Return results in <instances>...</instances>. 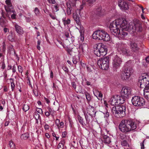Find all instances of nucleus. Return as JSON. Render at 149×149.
<instances>
[{
	"mask_svg": "<svg viewBox=\"0 0 149 149\" xmlns=\"http://www.w3.org/2000/svg\"><path fill=\"white\" fill-rule=\"evenodd\" d=\"M79 31L80 33V39L82 41H83L84 40V33L85 31L83 26H80Z\"/></svg>",
	"mask_w": 149,
	"mask_h": 149,
	"instance_id": "393cba45",
	"label": "nucleus"
},
{
	"mask_svg": "<svg viewBox=\"0 0 149 149\" xmlns=\"http://www.w3.org/2000/svg\"><path fill=\"white\" fill-rule=\"evenodd\" d=\"M87 113L91 117L95 118L97 111H95V108L92 106L89 105L87 109Z\"/></svg>",
	"mask_w": 149,
	"mask_h": 149,
	"instance_id": "dca6fc26",
	"label": "nucleus"
},
{
	"mask_svg": "<svg viewBox=\"0 0 149 149\" xmlns=\"http://www.w3.org/2000/svg\"><path fill=\"white\" fill-rule=\"evenodd\" d=\"M65 50L67 51V53L70 55H72L73 48H70L68 47H67L65 48Z\"/></svg>",
	"mask_w": 149,
	"mask_h": 149,
	"instance_id": "72a5a7b5",
	"label": "nucleus"
},
{
	"mask_svg": "<svg viewBox=\"0 0 149 149\" xmlns=\"http://www.w3.org/2000/svg\"><path fill=\"white\" fill-rule=\"evenodd\" d=\"M104 115V117L105 118H107L109 116V112H108V111L106 109V111L103 112Z\"/></svg>",
	"mask_w": 149,
	"mask_h": 149,
	"instance_id": "a19ab883",
	"label": "nucleus"
},
{
	"mask_svg": "<svg viewBox=\"0 0 149 149\" xmlns=\"http://www.w3.org/2000/svg\"><path fill=\"white\" fill-rule=\"evenodd\" d=\"M116 98L117 99L118 103L119 104H122L124 103L126 99H127L126 98L124 97H122L121 95H116Z\"/></svg>",
	"mask_w": 149,
	"mask_h": 149,
	"instance_id": "412c9836",
	"label": "nucleus"
},
{
	"mask_svg": "<svg viewBox=\"0 0 149 149\" xmlns=\"http://www.w3.org/2000/svg\"><path fill=\"white\" fill-rule=\"evenodd\" d=\"M62 69L65 72L68 73V69L67 67L63 66L62 67Z\"/></svg>",
	"mask_w": 149,
	"mask_h": 149,
	"instance_id": "13d9d810",
	"label": "nucleus"
},
{
	"mask_svg": "<svg viewBox=\"0 0 149 149\" xmlns=\"http://www.w3.org/2000/svg\"><path fill=\"white\" fill-rule=\"evenodd\" d=\"M10 82L11 83V87L12 89V91H13L15 88V85L14 82V79L13 78L10 79Z\"/></svg>",
	"mask_w": 149,
	"mask_h": 149,
	"instance_id": "2f4dec72",
	"label": "nucleus"
},
{
	"mask_svg": "<svg viewBox=\"0 0 149 149\" xmlns=\"http://www.w3.org/2000/svg\"><path fill=\"white\" fill-rule=\"evenodd\" d=\"M136 123L131 120H123L120 123L118 128L122 132L127 133L136 129Z\"/></svg>",
	"mask_w": 149,
	"mask_h": 149,
	"instance_id": "f03ea898",
	"label": "nucleus"
},
{
	"mask_svg": "<svg viewBox=\"0 0 149 149\" xmlns=\"http://www.w3.org/2000/svg\"><path fill=\"white\" fill-rule=\"evenodd\" d=\"M55 4V5L53 6V8L55 9V10L54 9V10L56 12L58 11L59 10V5L58 3H56Z\"/></svg>",
	"mask_w": 149,
	"mask_h": 149,
	"instance_id": "e433bc0d",
	"label": "nucleus"
},
{
	"mask_svg": "<svg viewBox=\"0 0 149 149\" xmlns=\"http://www.w3.org/2000/svg\"><path fill=\"white\" fill-rule=\"evenodd\" d=\"M83 112L86 120V124H89L91 121L90 117L88 115L86 111H84Z\"/></svg>",
	"mask_w": 149,
	"mask_h": 149,
	"instance_id": "a878e982",
	"label": "nucleus"
},
{
	"mask_svg": "<svg viewBox=\"0 0 149 149\" xmlns=\"http://www.w3.org/2000/svg\"><path fill=\"white\" fill-rule=\"evenodd\" d=\"M118 6L122 10H127L129 8L127 2L123 0H119V1Z\"/></svg>",
	"mask_w": 149,
	"mask_h": 149,
	"instance_id": "f3484780",
	"label": "nucleus"
},
{
	"mask_svg": "<svg viewBox=\"0 0 149 149\" xmlns=\"http://www.w3.org/2000/svg\"><path fill=\"white\" fill-rule=\"evenodd\" d=\"M116 97V95L114 96L111 98L110 100L111 104L112 105H116L118 104V101Z\"/></svg>",
	"mask_w": 149,
	"mask_h": 149,
	"instance_id": "b1692460",
	"label": "nucleus"
},
{
	"mask_svg": "<svg viewBox=\"0 0 149 149\" xmlns=\"http://www.w3.org/2000/svg\"><path fill=\"white\" fill-rule=\"evenodd\" d=\"M62 21L65 26L69 24L70 23V20L69 19H67V20H65V18H63L62 19Z\"/></svg>",
	"mask_w": 149,
	"mask_h": 149,
	"instance_id": "473e14b6",
	"label": "nucleus"
},
{
	"mask_svg": "<svg viewBox=\"0 0 149 149\" xmlns=\"http://www.w3.org/2000/svg\"><path fill=\"white\" fill-rule=\"evenodd\" d=\"M34 12L35 14L37 16H38L39 14V11L38 8L36 7L34 9Z\"/></svg>",
	"mask_w": 149,
	"mask_h": 149,
	"instance_id": "c03bdc74",
	"label": "nucleus"
},
{
	"mask_svg": "<svg viewBox=\"0 0 149 149\" xmlns=\"http://www.w3.org/2000/svg\"><path fill=\"white\" fill-rule=\"evenodd\" d=\"M22 109L24 111L26 112L29 109V107L27 104H24L23 106Z\"/></svg>",
	"mask_w": 149,
	"mask_h": 149,
	"instance_id": "58836bf2",
	"label": "nucleus"
},
{
	"mask_svg": "<svg viewBox=\"0 0 149 149\" xmlns=\"http://www.w3.org/2000/svg\"><path fill=\"white\" fill-rule=\"evenodd\" d=\"M40 40H38L37 41V48L39 50H40Z\"/></svg>",
	"mask_w": 149,
	"mask_h": 149,
	"instance_id": "8fccbe9b",
	"label": "nucleus"
},
{
	"mask_svg": "<svg viewBox=\"0 0 149 149\" xmlns=\"http://www.w3.org/2000/svg\"><path fill=\"white\" fill-rule=\"evenodd\" d=\"M93 93L94 95L96 96L99 100H100L102 99V94L100 91H97V90H95V91L93 92Z\"/></svg>",
	"mask_w": 149,
	"mask_h": 149,
	"instance_id": "bb28decb",
	"label": "nucleus"
},
{
	"mask_svg": "<svg viewBox=\"0 0 149 149\" xmlns=\"http://www.w3.org/2000/svg\"><path fill=\"white\" fill-rule=\"evenodd\" d=\"M60 120L58 119H56L55 121V124L56 125L58 126L60 123Z\"/></svg>",
	"mask_w": 149,
	"mask_h": 149,
	"instance_id": "e2e57ef3",
	"label": "nucleus"
},
{
	"mask_svg": "<svg viewBox=\"0 0 149 149\" xmlns=\"http://www.w3.org/2000/svg\"><path fill=\"white\" fill-rule=\"evenodd\" d=\"M48 110V112L52 116H53L54 113V111L49 107H47Z\"/></svg>",
	"mask_w": 149,
	"mask_h": 149,
	"instance_id": "4c0bfd02",
	"label": "nucleus"
},
{
	"mask_svg": "<svg viewBox=\"0 0 149 149\" xmlns=\"http://www.w3.org/2000/svg\"><path fill=\"white\" fill-rule=\"evenodd\" d=\"M67 8L66 13L68 15H70L71 14L72 8L76 6V1H69L66 3Z\"/></svg>",
	"mask_w": 149,
	"mask_h": 149,
	"instance_id": "4468645a",
	"label": "nucleus"
},
{
	"mask_svg": "<svg viewBox=\"0 0 149 149\" xmlns=\"http://www.w3.org/2000/svg\"><path fill=\"white\" fill-rule=\"evenodd\" d=\"M1 17L3 19H4L6 21H7V19H10V18L8 13L6 14L4 12H2Z\"/></svg>",
	"mask_w": 149,
	"mask_h": 149,
	"instance_id": "7c9ffc66",
	"label": "nucleus"
},
{
	"mask_svg": "<svg viewBox=\"0 0 149 149\" xmlns=\"http://www.w3.org/2000/svg\"><path fill=\"white\" fill-rule=\"evenodd\" d=\"M132 103L135 106L141 107L145 104V100L142 97L137 96L132 97L131 100Z\"/></svg>",
	"mask_w": 149,
	"mask_h": 149,
	"instance_id": "1a4fd4ad",
	"label": "nucleus"
},
{
	"mask_svg": "<svg viewBox=\"0 0 149 149\" xmlns=\"http://www.w3.org/2000/svg\"><path fill=\"white\" fill-rule=\"evenodd\" d=\"M126 20L125 19H118L111 22L109 26L110 31L113 35L117 36L121 29H127L125 26Z\"/></svg>",
	"mask_w": 149,
	"mask_h": 149,
	"instance_id": "f257e3e1",
	"label": "nucleus"
},
{
	"mask_svg": "<svg viewBox=\"0 0 149 149\" xmlns=\"http://www.w3.org/2000/svg\"><path fill=\"white\" fill-rule=\"evenodd\" d=\"M7 5V7H5V9L7 12H10L11 9L13 8V6L11 2V0H6L5 1Z\"/></svg>",
	"mask_w": 149,
	"mask_h": 149,
	"instance_id": "aec40b11",
	"label": "nucleus"
},
{
	"mask_svg": "<svg viewBox=\"0 0 149 149\" xmlns=\"http://www.w3.org/2000/svg\"><path fill=\"white\" fill-rule=\"evenodd\" d=\"M16 15L15 14H13L11 15V18L13 19H14L16 18Z\"/></svg>",
	"mask_w": 149,
	"mask_h": 149,
	"instance_id": "338daca9",
	"label": "nucleus"
},
{
	"mask_svg": "<svg viewBox=\"0 0 149 149\" xmlns=\"http://www.w3.org/2000/svg\"><path fill=\"white\" fill-rule=\"evenodd\" d=\"M125 26L127 27L126 30L129 32L132 31V32H141L142 28L141 22L137 19L134 20L133 23H129L127 21Z\"/></svg>",
	"mask_w": 149,
	"mask_h": 149,
	"instance_id": "7ed1b4c3",
	"label": "nucleus"
},
{
	"mask_svg": "<svg viewBox=\"0 0 149 149\" xmlns=\"http://www.w3.org/2000/svg\"><path fill=\"white\" fill-rule=\"evenodd\" d=\"M96 0H86V1L89 5H90L96 1Z\"/></svg>",
	"mask_w": 149,
	"mask_h": 149,
	"instance_id": "37998d69",
	"label": "nucleus"
},
{
	"mask_svg": "<svg viewBox=\"0 0 149 149\" xmlns=\"http://www.w3.org/2000/svg\"><path fill=\"white\" fill-rule=\"evenodd\" d=\"M44 128L46 130H48L49 129V126L47 124H46L44 126Z\"/></svg>",
	"mask_w": 149,
	"mask_h": 149,
	"instance_id": "69168bd1",
	"label": "nucleus"
},
{
	"mask_svg": "<svg viewBox=\"0 0 149 149\" xmlns=\"http://www.w3.org/2000/svg\"><path fill=\"white\" fill-rule=\"evenodd\" d=\"M93 39L103 40L104 41H108L110 40L109 35L105 31L98 30L95 31L93 34Z\"/></svg>",
	"mask_w": 149,
	"mask_h": 149,
	"instance_id": "39448f33",
	"label": "nucleus"
},
{
	"mask_svg": "<svg viewBox=\"0 0 149 149\" xmlns=\"http://www.w3.org/2000/svg\"><path fill=\"white\" fill-rule=\"evenodd\" d=\"M125 111L126 107L123 105L114 106L111 110L113 114L118 118L124 116L126 115Z\"/></svg>",
	"mask_w": 149,
	"mask_h": 149,
	"instance_id": "423d86ee",
	"label": "nucleus"
},
{
	"mask_svg": "<svg viewBox=\"0 0 149 149\" xmlns=\"http://www.w3.org/2000/svg\"><path fill=\"white\" fill-rule=\"evenodd\" d=\"M126 44L120 42L117 44L116 47L118 50L120 52V53L126 56H130L131 53L130 52H128V50L126 49Z\"/></svg>",
	"mask_w": 149,
	"mask_h": 149,
	"instance_id": "9b49d317",
	"label": "nucleus"
},
{
	"mask_svg": "<svg viewBox=\"0 0 149 149\" xmlns=\"http://www.w3.org/2000/svg\"><path fill=\"white\" fill-rule=\"evenodd\" d=\"M109 57L106 56L100 58L97 61V64L102 69L106 70L109 67Z\"/></svg>",
	"mask_w": 149,
	"mask_h": 149,
	"instance_id": "6e6552de",
	"label": "nucleus"
},
{
	"mask_svg": "<svg viewBox=\"0 0 149 149\" xmlns=\"http://www.w3.org/2000/svg\"><path fill=\"white\" fill-rule=\"evenodd\" d=\"M71 85L72 87L74 88V90H75L76 88V84L75 82H71Z\"/></svg>",
	"mask_w": 149,
	"mask_h": 149,
	"instance_id": "603ef678",
	"label": "nucleus"
},
{
	"mask_svg": "<svg viewBox=\"0 0 149 149\" xmlns=\"http://www.w3.org/2000/svg\"><path fill=\"white\" fill-rule=\"evenodd\" d=\"M77 119L79 123L82 126H85L86 125V123L84 122L83 118L81 117L79 115L77 116Z\"/></svg>",
	"mask_w": 149,
	"mask_h": 149,
	"instance_id": "c85d7f7f",
	"label": "nucleus"
},
{
	"mask_svg": "<svg viewBox=\"0 0 149 149\" xmlns=\"http://www.w3.org/2000/svg\"><path fill=\"white\" fill-rule=\"evenodd\" d=\"M18 69L19 72L22 73L23 71V70L22 67L20 65L18 66Z\"/></svg>",
	"mask_w": 149,
	"mask_h": 149,
	"instance_id": "09e8293b",
	"label": "nucleus"
},
{
	"mask_svg": "<svg viewBox=\"0 0 149 149\" xmlns=\"http://www.w3.org/2000/svg\"><path fill=\"white\" fill-rule=\"evenodd\" d=\"M13 46H12V45L10 46L9 47V50L10 52H11V51L13 52L14 54H15V52L14 50V49L13 48Z\"/></svg>",
	"mask_w": 149,
	"mask_h": 149,
	"instance_id": "49530a36",
	"label": "nucleus"
},
{
	"mask_svg": "<svg viewBox=\"0 0 149 149\" xmlns=\"http://www.w3.org/2000/svg\"><path fill=\"white\" fill-rule=\"evenodd\" d=\"M143 94L145 98L149 101V88H144Z\"/></svg>",
	"mask_w": 149,
	"mask_h": 149,
	"instance_id": "5701e85b",
	"label": "nucleus"
},
{
	"mask_svg": "<svg viewBox=\"0 0 149 149\" xmlns=\"http://www.w3.org/2000/svg\"><path fill=\"white\" fill-rule=\"evenodd\" d=\"M49 16L50 17L53 19H56V15H53L51 13L49 14Z\"/></svg>",
	"mask_w": 149,
	"mask_h": 149,
	"instance_id": "4d7b16f0",
	"label": "nucleus"
},
{
	"mask_svg": "<svg viewBox=\"0 0 149 149\" xmlns=\"http://www.w3.org/2000/svg\"><path fill=\"white\" fill-rule=\"evenodd\" d=\"M33 93L36 96H38V91L36 90H33Z\"/></svg>",
	"mask_w": 149,
	"mask_h": 149,
	"instance_id": "680f3d73",
	"label": "nucleus"
},
{
	"mask_svg": "<svg viewBox=\"0 0 149 149\" xmlns=\"http://www.w3.org/2000/svg\"><path fill=\"white\" fill-rule=\"evenodd\" d=\"M2 17L0 18V25L2 27L7 26V22Z\"/></svg>",
	"mask_w": 149,
	"mask_h": 149,
	"instance_id": "c756f323",
	"label": "nucleus"
},
{
	"mask_svg": "<svg viewBox=\"0 0 149 149\" xmlns=\"http://www.w3.org/2000/svg\"><path fill=\"white\" fill-rule=\"evenodd\" d=\"M122 61L120 58L116 55L113 58L112 62L113 69L115 72H116L117 69L119 68L122 63Z\"/></svg>",
	"mask_w": 149,
	"mask_h": 149,
	"instance_id": "f8f14e48",
	"label": "nucleus"
},
{
	"mask_svg": "<svg viewBox=\"0 0 149 149\" xmlns=\"http://www.w3.org/2000/svg\"><path fill=\"white\" fill-rule=\"evenodd\" d=\"M36 111L39 113L42 114V111L41 109L37 108L36 109Z\"/></svg>",
	"mask_w": 149,
	"mask_h": 149,
	"instance_id": "6e6d98bb",
	"label": "nucleus"
},
{
	"mask_svg": "<svg viewBox=\"0 0 149 149\" xmlns=\"http://www.w3.org/2000/svg\"><path fill=\"white\" fill-rule=\"evenodd\" d=\"M93 48L94 53L97 56H104L107 53V47L102 43L95 44Z\"/></svg>",
	"mask_w": 149,
	"mask_h": 149,
	"instance_id": "20e7f679",
	"label": "nucleus"
},
{
	"mask_svg": "<svg viewBox=\"0 0 149 149\" xmlns=\"http://www.w3.org/2000/svg\"><path fill=\"white\" fill-rule=\"evenodd\" d=\"M47 1L50 4H55L56 3L55 0H47Z\"/></svg>",
	"mask_w": 149,
	"mask_h": 149,
	"instance_id": "de8ad7c7",
	"label": "nucleus"
},
{
	"mask_svg": "<svg viewBox=\"0 0 149 149\" xmlns=\"http://www.w3.org/2000/svg\"><path fill=\"white\" fill-rule=\"evenodd\" d=\"M72 62L74 64H76L78 62V59L75 56H74L73 58Z\"/></svg>",
	"mask_w": 149,
	"mask_h": 149,
	"instance_id": "a18cd8bd",
	"label": "nucleus"
},
{
	"mask_svg": "<svg viewBox=\"0 0 149 149\" xmlns=\"http://www.w3.org/2000/svg\"><path fill=\"white\" fill-rule=\"evenodd\" d=\"M120 95L122 97H124L127 99L130 97L132 95V90L128 87H123L122 88Z\"/></svg>",
	"mask_w": 149,
	"mask_h": 149,
	"instance_id": "ddd939ff",
	"label": "nucleus"
},
{
	"mask_svg": "<svg viewBox=\"0 0 149 149\" xmlns=\"http://www.w3.org/2000/svg\"><path fill=\"white\" fill-rule=\"evenodd\" d=\"M8 38L9 40L11 42H13L14 40L13 36L12 34L8 35Z\"/></svg>",
	"mask_w": 149,
	"mask_h": 149,
	"instance_id": "79ce46f5",
	"label": "nucleus"
},
{
	"mask_svg": "<svg viewBox=\"0 0 149 149\" xmlns=\"http://www.w3.org/2000/svg\"><path fill=\"white\" fill-rule=\"evenodd\" d=\"M121 145L123 146H124L127 148L129 146V144L128 143L127 141L126 140L123 141L121 143Z\"/></svg>",
	"mask_w": 149,
	"mask_h": 149,
	"instance_id": "c9c22d12",
	"label": "nucleus"
},
{
	"mask_svg": "<svg viewBox=\"0 0 149 149\" xmlns=\"http://www.w3.org/2000/svg\"><path fill=\"white\" fill-rule=\"evenodd\" d=\"M145 60L147 62H149V55L145 58Z\"/></svg>",
	"mask_w": 149,
	"mask_h": 149,
	"instance_id": "774afa93",
	"label": "nucleus"
},
{
	"mask_svg": "<svg viewBox=\"0 0 149 149\" xmlns=\"http://www.w3.org/2000/svg\"><path fill=\"white\" fill-rule=\"evenodd\" d=\"M65 143V141L64 139H62L60 142L59 143V144H61L63 146H64V145Z\"/></svg>",
	"mask_w": 149,
	"mask_h": 149,
	"instance_id": "052dcab7",
	"label": "nucleus"
},
{
	"mask_svg": "<svg viewBox=\"0 0 149 149\" xmlns=\"http://www.w3.org/2000/svg\"><path fill=\"white\" fill-rule=\"evenodd\" d=\"M9 145L10 146V147L12 149H13L14 147V144H13V143L12 142H10L9 143Z\"/></svg>",
	"mask_w": 149,
	"mask_h": 149,
	"instance_id": "5fc2aeb1",
	"label": "nucleus"
},
{
	"mask_svg": "<svg viewBox=\"0 0 149 149\" xmlns=\"http://www.w3.org/2000/svg\"><path fill=\"white\" fill-rule=\"evenodd\" d=\"M84 94L85 95L87 100L88 102L90 101L91 99V97L90 94L88 93L86 91L84 92Z\"/></svg>",
	"mask_w": 149,
	"mask_h": 149,
	"instance_id": "f704fd0d",
	"label": "nucleus"
},
{
	"mask_svg": "<svg viewBox=\"0 0 149 149\" xmlns=\"http://www.w3.org/2000/svg\"><path fill=\"white\" fill-rule=\"evenodd\" d=\"M29 136V135L27 134H24L22 135L21 136V138L24 139H27Z\"/></svg>",
	"mask_w": 149,
	"mask_h": 149,
	"instance_id": "ea45409f",
	"label": "nucleus"
},
{
	"mask_svg": "<svg viewBox=\"0 0 149 149\" xmlns=\"http://www.w3.org/2000/svg\"><path fill=\"white\" fill-rule=\"evenodd\" d=\"M50 113L48 111H46L45 112V115L47 117H49V116L50 115Z\"/></svg>",
	"mask_w": 149,
	"mask_h": 149,
	"instance_id": "0e129e2a",
	"label": "nucleus"
},
{
	"mask_svg": "<svg viewBox=\"0 0 149 149\" xmlns=\"http://www.w3.org/2000/svg\"><path fill=\"white\" fill-rule=\"evenodd\" d=\"M64 125V123L63 122H61L60 123H59V124L58 125V126H57L58 127V128H63V127Z\"/></svg>",
	"mask_w": 149,
	"mask_h": 149,
	"instance_id": "864d4df0",
	"label": "nucleus"
},
{
	"mask_svg": "<svg viewBox=\"0 0 149 149\" xmlns=\"http://www.w3.org/2000/svg\"><path fill=\"white\" fill-rule=\"evenodd\" d=\"M130 47L131 51H130L128 50V52H131V55L133 53L136 52H138L139 49V48L138 47L137 43L133 42H131Z\"/></svg>",
	"mask_w": 149,
	"mask_h": 149,
	"instance_id": "2eb2a0df",
	"label": "nucleus"
},
{
	"mask_svg": "<svg viewBox=\"0 0 149 149\" xmlns=\"http://www.w3.org/2000/svg\"><path fill=\"white\" fill-rule=\"evenodd\" d=\"M133 72V69L131 68H126L122 71L120 77L123 80H127L130 77Z\"/></svg>",
	"mask_w": 149,
	"mask_h": 149,
	"instance_id": "9d476101",
	"label": "nucleus"
},
{
	"mask_svg": "<svg viewBox=\"0 0 149 149\" xmlns=\"http://www.w3.org/2000/svg\"><path fill=\"white\" fill-rule=\"evenodd\" d=\"M58 149H65L64 148V146H62L61 144H59L58 145Z\"/></svg>",
	"mask_w": 149,
	"mask_h": 149,
	"instance_id": "bf43d9fd",
	"label": "nucleus"
},
{
	"mask_svg": "<svg viewBox=\"0 0 149 149\" xmlns=\"http://www.w3.org/2000/svg\"><path fill=\"white\" fill-rule=\"evenodd\" d=\"M111 142V139L110 137L105 135L103 136V142L105 144H109Z\"/></svg>",
	"mask_w": 149,
	"mask_h": 149,
	"instance_id": "cd10ccee",
	"label": "nucleus"
},
{
	"mask_svg": "<svg viewBox=\"0 0 149 149\" xmlns=\"http://www.w3.org/2000/svg\"><path fill=\"white\" fill-rule=\"evenodd\" d=\"M121 29V33L120 32V33L117 34V36L119 38L124 39L125 37L127 35V33L125 32V31H128L125 29Z\"/></svg>",
	"mask_w": 149,
	"mask_h": 149,
	"instance_id": "a211bd4d",
	"label": "nucleus"
},
{
	"mask_svg": "<svg viewBox=\"0 0 149 149\" xmlns=\"http://www.w3.org/2000/svg\"><path fill=\"white\" fill-rule=\"evenodd\" d=\"M139 83L141 88H149V75L146 74H142L139 78Z\"/></svg>",
	"mask_w": 149,
	"mask_h": 149,
	"instance_id": "0eeeda50",
	"label": "nucleus"
},
{
	"mask_svg": "<svg viewBox=\"0 0 149 149\" xmlns=\"http://www.w3.org/2000/svg\"><path fill=\"white\" fill-rule=\"evenodd\" d=\"M146 140H144L143 141L140 143V146H141V149H144V142Z\"/></svg>",
	"mask_w": 149,
	"mask_h": 149,
	"instance_id": "3c124183",
	"label": "nucleus"
},
{
	"mask_svg": "<svg viewBox=\"0 0 149 149\" xmlns=\"http://www.w3.org/2000/svg\"><path fill=\"white\" fill-rule=\"evenodd\" d=\"M73 17L75 21L77 24L78 25L80 26L81 24V23L80 21L79 17L77 13H73Z\"/></svg>",
	"mask_w": 149,
	"mask_h": 149,
	"instance_id": "4be33fe9",
	"label": "nucleus"
},
{
	"mask_svg": "<svg viewBox=\"0 0 149 149\" xmlns=\"http://www.w3.org/2000/svg\"><path fill=\"white\" fill-rule=\"evenodd\" d=\"M14 27L15 31L18 34L22 35L24 33V31L23 28L17 24L16 23L14 25Z\"/></svg>",
	"mask_w": 149,
	"mask_h": 149,
	"instance_id": "6ab92c4d",
	"label": "nucleus"
}]
</instances>
